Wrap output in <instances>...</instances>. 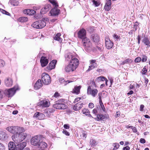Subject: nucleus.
<instances>
[{"label": "nucleus", "instance_id": "c9c22d12", "mask_svg": "<svg viewBox=\"0 0 150 150\" xmlns=\"http://www.w3.org/2000/svg\"><path fill=\"white\" fill-rule=\"evenodd\" d=\"M18 21L21 22H25L28 21V18L26 17H23L19 18Z\"/></svg>", "mask_w": 150, "mask_h": 150}, {"label": "nucleus", "instance_id": "9d476101", "mask_svg": "<svg viewBox=\"0 0 150 150\" xmlns=\"http://www.w3.org/2000/svg\"><path fill=\"white\" fill-rule=\"evenodd\" d=\"M40 137L37 136H35L31 139V143L32 145L38 146L40 141Z\"/></svg>", "mask_w": 150, "mask_h": 150}, {"label": "nucleus", "instance_id": "6e6d98bb", "mask_svg": "<svg viewBox=\"0 0 150 150\" xmlns=\"http://www.w3.org/2000/svg\"><path fill=\"white\" fill-rule=\"evenodd\" d=\"M40 8V6H34L33 7V9L35 10V11L36 10H39Z\"/></svg>", "mask_w": 150, "mask_h": 150}, {"label": "nucleus", "instance_id": "6e6552de", "mask_svg": "<svg viewBox=\"0 0 150 150\" xmlns=\"http://www.w3.org/2000/svg\"><path fill=\"white\" fill-rule=\"evenodd\" d=\"M42 81L45 85H48L51 83V79L49 74L46 73H44L42 75Z\"/></svg>", "mask_w": 150, "mask_h": 150}, {"label": "nucleus", "instance_id": "ea45409f", "mask_svg": "<svg viewBox=\"0 0 150 150\" xmlns=\"http://www.w3.org/2000/svg\"><path fill=\"white\" fill-rule=\"evenodd\" d=\"M97 79L98 81H105L107 79L104 76H100L97 78Z\"/></svg>", "mask_w": 150, "mask_h": 150}, {"label": "nucleus", "instance_id": "0eeeda50", "mask_svg": "<svg viewBox=\"0 0 150 150\" xmlns=\"http://www.w3.org/2000/svg\"><path fill=\"white\" fill-rule=\"evenodd\" d=\"M19 89V88L18 86V85H16L12 88L5 90L4 93L8 97H11L15 94L16 91Z\"/></svg>", "mask_w": 150, "mask_h": 150}, {"label": "nucleus", "instance_id": "20e7f679", "mask_svg": "<svg viewBox=\"0 0 150 150\" xmlns=\"http://www.w3.org/2000/svg\"><path fill=\"white\" fill-rule=\"evenodd\" d=\"M23 127L18 126H12L7 127L6 128V130L14 135L18 133L19 132L22 131L23 130Z\"/></svg>", "mask_w": 150, "mask_h": 150}, {"label": "nucleus", "instance_id": "c85d7f7f", "mask_svg": "<svg viewBox=\"0 0 150 150\" xmlns=\"http://www.w3.org/2000/svg\"><path fill=\"white\" fill-rule=\"evenodd\" d=\"M81 86H75L73 90V93H76V94H79L80 92V90L81 88Z\"/></svg>", "mask_w": 150, "mask_h": 150}, {"label": "nucleus", "instance_id": "bb28decb", "mask_svg": "<svg viewBox=\"0 0 150 150\" xmlns=\"http://www.w3.org/2000/svg\"><path fill=\"white\" fill-rule=\"evenodd\" d=\"M91 38L94 42H98L99 41V36L97 34H92L91 35Z\"/></svg>", "mask_w": 150, "mask_h": 150}, {"label": "nucleus", "instance_id": "72a5a7b5", "mask_svg": "<svg viewBox=\"0 0 150 150\" xmlns=\"http://www.w3.org/2000/svg\"><path fill=\"white\" fill-rule=\"evenodd\" d=\"M9 3L13 6H17L19 4V2L16 0H10Z\"/></svg>", "mask_w": 150, "mask_h": 150}, {"label": "nucleus", "instance_id": "aec40b11", "mask_svg": "<svg viewBox=\"0 0 150 150\" xmlns=\"http://www.w3.org/2000/svg\"><path fill=\"white\" fill-rule=\"evenodd\" d=\"M34 117L39 120H42L44 118L45 115L42 113L37 112L34 114Z\"/></svg>", "mask_w": 150, "mask_h": 150}, {"label": "nucleus", "instance_id": "f8f14e48", "mask_svg": "<svg viewBox=\"0 0 150 150\" xmlns=\"http://www.w3.org/2000/svg\"><path fill=\"white\" fill-rule=\"evenodd\" d=\"M105 45L107 49H110L113 46V43L108 38H105Z\"/></svg>", "mask_w": 150, "mask_h": 150}, {"label": "nucleus", "instance_id": "7ed1b4c3", "mask_svg": "<svg viewBox=\"0 0 150 150\" xmlns=\"http://www.w3.org/2000/svg\"><path fill=\"white\" fill-rule=\"evenodd\" d=\"M89 85L88 88L87 93L88 95H91L93 97H95L98 92V91L96 89H93L92 87H96L95 82L92 81L90 83Z\"/></svg>", "mask_w": 150, "mask_h": 150}, {"label": "nucleus", "instance_id": "423d86ee", "mask_svg": "<svg viewBox=\"0 0 150 150\" xmlns=\"http://www.w3.org/2000/svg\"><path fill=\"white\" fill-rule=\"evenodd\" d=\"M54 108L58 109L64 110L67 107L65 104L64 100L63 99H60L56 101V103L53 105Z\"/></svg>", "mask_w": 150, "mask_h": 150}, {"label": "nucleus", "instance_id": "473e14b6", "mask_svg": "<svg viewBox=\"0 0 150 150\" xmlns=\"http://www.w3.org/2000/svg\"><path fill=\"white\" fill-rule=\"evenodd\" d=\"M61 35V34L60 33H58L54 37V38L55 40H57L59 42H61L62 39L60 37Z\"/></svg>", "mask_w": 150, "mask_h": 150}, {"label": "nucleus", "instance_id": "b1692460", "mask_svg": "<svg viewBox=\"0 0 150 150\" xmlns=\"http://www.w3.org/2000/svg\"><path fill=\"white\" fill-rule=\"evenodd\" d=\"M38 146L42 149V150H45L44 149L47 147V145L45 142L40 141Z\"/></svg>", "mask_w": 150, "mask_h": 150}, {"label": "nucleus", "instance_id": "393cba45", "mask_svg": "<svg viewBox=\"0 0 150 150\" xmlns=\"http://www.w3.org/2000/svg\"><path fill=\"white\" fill-rule=\"evenodd\" d=\"M106 118V116L101 114H99L97 115V117L95 118V119L97 121L103 120Z\"/></svg>", "mask_w": 150, "mask_h": 150}, {"label": "nucleus", "instance_id": "ddd939ff", "mask_svg": "<svg viewBox=\"0 0 150 150\" xmlns=\"http://www.w3.org/2000/svg\"><path fill=\"white\" fill-rule=\"evenodd\" d=\"M26 143L25 142H23L20 144L16 145L15 150H22L26 146Z\"/></svg>", "mask_w": 150, "mask_h": 150}, {"label": "nucleus", "instance_id": "338daca9", "mask_svg": "<svg viewBox=\"0 0 150 150\" xmlns=\"http://www.w3.org/2000/svg\"><path fill=\"white\" fill-rule=\"evenodd\" d=\"M130 147L128 146H127L124 147L123 149V150H129Z\"/></svg>", "mask_w": 150, "mask_h": 150}, {"label": "nucleus", "instance_id": "864d4df0", "mask_svg": "<svg viewBox=\"0 0 150 150\" xmlns=\"http://www.w3.org/2000/svg\"><path fill=\"white\" fill-rule=\"evenodd\" d=\"M5 147L4 145L0 143V150H5Z\"/></svg>", "mask_w": 150, "mask_h": 150}, {"label": "nucleus", "instance_id": "680f3d73", "mask_svg": "<svg viewBox=\"0 0 150 150\" xmlns=\"http://www.w3.org/2000/svg\"><path fill=\"white\" fill-rule=\"evenodd\" d=\"M88 107L91 108H93L94 107L93 104L92 103H90L88 105Z\"/></svg>", "mask_w": 150, "mask_h": 150}, {"label": "nucleus", "instance_id": "58836bf2", "mask_svg": "<svg viewBox=\"0 0 150 150\" xmlns=\"http://www.w3.org/2000/svg\"><path fill=\"white\" fill-rule=\"evenodd\" d=\"M90 144L91 145V146H94L96 145V142L95 140L92 139L90 140Z\"/></svg>", "mask_w": 150, "mask_h": 150}, {"label": "nucleus", "instance_id": "a878e982", "mask_svg": "<svg viewBox=\"0 0 150 150\" xmlns=\"http://www.w3.org/2000/svg\"><path fill=\"white\" fill-rule=\"evenodd\" d=\"M65 69L67 72L73 71L76 70L69 64L65 67Z\"/></svg>", "mask_w": 150, "mask_h": 150}, {"label": "nucleus", "instance_id": "13d9d810", "mask_svg": "<svg viewBox=\"0 0 150 150\" xmlns=\"http://www.w3.org/2000/svg\"><path fill=\"white\" fill-rule=\"evenodd\" d=\"M111 0H106L105 4L111 5Z\"/></svg>", "mask_w": 150, "mask_h": 150}, {"label": "nucleus", "instance_id": "37998d69", "mask_svg": "<svg viewBox=\"0 0 150 150\" xmlns=\"http://www.w3.org/2000/svg\"><path fill=\"white\" fill-rule=\"evenodd\" d=\"M83 114L86 115L88 113H89V110L87 109L84 108L82 110Z\"/></svg>", "mask_w": 150, "mask_h": 150}, {"label": "nucleus", "instance_id": "4c0bfd02", "mask_svg": "<svg viewBox=\"0 0 150 150\" xmlns=\"http://www.w3.org/2000/svg\"><path fill=\"white\" fill-rule=\"evenodd\" d=\"M97 67V64H91V65L89 66L88 70V71H90Z\"/></svg>", "mask_w": 150, "mask_h": 150}, {"label": "nucleus", "instance_id": "4be33fe9", "mask_svg": "<svg viewBox=\"0 0 150 150\" xmlns=\"http://www.w3.org/2000/svg\"><path fill=\"white\" fill-rule=\"evenodd\" d=\"M39 104L42 107H47L49 106L50 102L46 100H43L39 103Z\"/></svg>", "mask_w": 150, "mask_h": 150}, {"label": "nucleus", "instance_id": "f704fd0d", "mask_svg": "<svg viewBox=\"0 0 150 150\" xmlns=\"http://www.w3.org/2000/svg\"><path fill=\"white\" fill-rule=\"evenodd\" d=\"M142 42L146 45H148L150 43L149 41L148 38L146 37H144L142 40Z\"/></svg>", "mask_w": 150, "mask_h": 150}, {"label": "nucleus", "instance_id": "cd10ccee", "mask_svg": "<svg viewBox=\"0 0 150 150\" xmlns=\"http://www.w3.org/2000/svg\"><path fill=\"white\" fill-rule=\"evenodd\" d=\"M65 57L66 60L67 61L71 60V59H72L75 57L72 54L70 53H68L66 54L65 56Z\"/></svg>", "mask_w": 150, "mask_h": 150}, {"label": "nucleus", "instance_id": "bf43d9fd", "mask_svg": "<svg viewBox=\"0 0 150 150\" xmlns=\"http://www.w3.org/2000/svg\"><path fill=\"white\" fill-rule=\"evenodd\" d=\"M4 95V92L0 89V99L2 98Z\"/></svg>", "mask_w": 150, "mask_h": 150}, {"label": "nucleus", "instance_id": "f03ea898", "mask_svg": "<svg viewBox=\"0 0 150 150\" xmlns=\"http://www.w3.org/2000/svg\"><path fill=\"white\" fill-rule=\"evenodd\" d=\"M48 20L47 18H45L41 20L34 22L31 25L32 27L36 29H41L45 27L46 25L45 21Z\"/></svg>", "mask_w": 150, "mask_h": 150}, {"label": "nucleus", "instance_id": "8fccbe9b", "mask_svg": "<svg viewBox=\"0 0 150 150\" xmlns=\"http://www.w3.org/2000/svg\"><path fill=\"white\" fill-rule=\"evenodd\" d=\"M139 25V23L137 22H136L134 23V28H135V31L137 30V27H138Z\"/></svg>", "mask_w": 150, "mask_h": 150}, {"label": "nucleus", "instance_id": "f3484780", "mask_svg": "<svg viewBox=\"0 0 150 150\" xmlns=\"http://www.w3.org/2000/svg\"><path fill=\"white\" fill-rule=\"evenodd\" d=\"M86 34V30L84 29H82L80 30L78 33V37L83 39L85 37Z\"/></svg>", "mask_w": 150, "mask_h": 150}, {"label": "nucleus", "instance_id": "774afa93", "mask_svg": "<svg viewBox=\"0 0 150 150\" xmlns=\"http://www.w3.org/2000/svg\"><path fill=\"white\" fill-rule=\"evenodd\" d=\"M144 107V106L143 105H141L140 106V111H142L143 110V109Z\"/></svg>", "mask_w": 150, "mask_h": 150}, {"label": "nucleus", "instance_id": "5701e85b", "mask_svg": "<svg viewBox=\"0 0 150 150\" xmlns=\"http://www.w3.org/2000/svg\"><path fill=\"white\" fill-rule=\"evenodd\" d=\"M83 106V103L80 102L76 104L73 107V109L76 111H77L81 109Z\"/></svg>", "mask_w": 150, "mask_h": 150}, {"label": "nucleus", "instance_id": "e433bc0d", "mask_svg": "<svg viewBox=\"0 0 150 150\" xmlns=\"http://www.w3.org/2000/svg\"><path fill=\"white\" fill-rule=\"evenodd\" d=\"M132 62L133 60L132 59H127L123 61L122 63V65H124L126 64L130 63Z\"/></svg>", "mask_w": 150, "mask_h": 150}, {"label": "nucleus", "instance_id": "1a4fd4ad", "mask_svg": "<svg viewBox=\"0 0 150 150\" xmlns=\"http://www.w3.org/2000/svg\"><path fill=\"white\" fill-rule=\"evenodd\" d=\"M83 46L87 50H90L91 48V43L89 40L86 37H84L82 40Z\"/></svg>", "mask_w": 150, "mask_h": 150}, {"label": "nucleus", "instance_id": "dca6fc26", "mask_svg": "<svg viewBox=\"0 0 150 150\" xmlns=\"http://www.w3.org/2000/svg\"><path fill=\"white\" fill-rule=\"evenodd\" d=\"M57 62V60H53L49 64V66H48L47 68L50 70L54 69L55 68V65Z\"/></svg>", "mask_w": 150, "mask_h": 150}, {"label": "nucleus", "instance_id": "a18cd8bd", "mask_svg": "<svg viewBox=\"0 0 150 150\" xmlns=\"http://www.w3.org/2000/svg\"><path fill=\"white\" fill-rule=\"evenodd\" d=\"M104 9L106 11H109L111 9V5L105 4L104 6Z\"/></svg>", "mask_w": 150, "mask_h": 150}, {"label": "nucleus", "instance_id": "49530a36", "mask_svg": "<svg viewBox=\"0 0 150 150\" xmlns=\"http://www.w3.org/2000/svg\"><path fill=\"white\" fill-rule=\"evenodd\" d=\"M99 103L100 107H101V108L103 111H104L105 110V108L102 103V101H100Z\"/></svg>", "mask_w": 150, "mask_h": 150}, {"label": "nucleus", "instance_id": "6ab92c4d", "mask_svg": "<svg viewBox=\"0 0 150 150\" xmlns=\"http://www.w3.org/2000/svg\"><path fill=\"white\" fill-rule=\"evenodd\" d=\"M50 8V5L49 4H47L45 5L43 8H42L40 11V13L41 14H44L45 13L48 11Z\"/></svg>", "mask_w": 150, "mask_h": 150}, {"label": "nucleus", "instance_id": "79ce46f5", "mask_svg": "<svg viewBox=\"0 0 150 150\" xmlns=\"http://www.w3.org/2000/svg\"><path fill=\"white\" fill-rule=\"evenodd\" d=\"M113 146H114L113 149H118L120 146V145L118 143H115L113 144Z\"/></svg>", "mask_w": 150, "mask_h": 150}, {"label": "nucleus", "instance_id": "a211bd4d", "mask_svg": "<svg viewBox=\"0 0 150 150\" xmlns=\"http://www.w3.org/2000/svg\"><path fill=\"white\" fill-rule=\"evenodd\" d=\"M4 83L6 86L10 87L12 85L13 81L10 78H7L4 81Z\"/></svg>", "mask_w": 150, "mask_h": 150}, {"label": "nucleus", "instance_id": "9b49d317", "mask_svg": "<svg viewBox=\"0 0 150 150\" xmlns=\"http://www.w3.org/2000/svg\"><path fill=\"white\" fill-rule=\"evenodd\" d=\"M70 60V62L69 64L72 66L74 69H76L79 65V62L78 59L76 57Z\"/></svg>", "mask_w": 150, "mask_h": 150}, {"label": "nucleus", "instance_id": "e2e57ef3", "mask_svg": "<svg viewBox=\"0 0 150 150\" xmlns=\"http://www.w3.org/2000/svg\"><path fill=\"white\" fill-rule=\"evenodd\" d=\"M64 127L65 129H69L70 128V126L69 124H65L64 125Z\"/></svg>", "mask_w": 150, "mask_h": 150}, {"label": "nucleus", "instance_id": "4d7b16f0", "mask_svg": "<svg viewBox=\"0 0 150 150\" xmlns=\"http://www.w3.org/2000/svg\"><path fill=\"white\" fill-rule=\"evenodd\" d=\"M98 98L99 99V101H102L101 100V96H102V93H99L98 94Z\"/></svg>", "mask_w": 150, "mask_h": 150}, {"label": "nucleus", "instance_id": "0e129e2a", "mask_svg": "<svg viewBox=\"0 0 150 150\" xmlns=\"http://www.w3.org/2000/svg\"><path fill=\"white\" fill-rule=\"evenodd\" d=\"M140 142L141 143L144 144L145 143L146 141L144 139L141 138L140 140Z\"/></svg>", "mask_w": 150, "mask_h": 150}, {"label": "nucleus", "instance_id": "09e8293b", "mask_svg": "<svg viewBox=\"0 0 150 150\" xmlns=\"http://www.w3.org/2000/svg\"><path fill=\"white\" fill-rule=\"evenodd\" d=\"M5 63L4 61L0 59V67H3L5 65Z\"/></svg>", "mask_w": 150, "mask_h": 150}, {"label": "nucleus", "instance_id": "39448f33", "mask_svg": "<svg viewBox=\"0 0 150 150\" xmlns=\"http://www.w3.org/2000/svg\"><path fill=\"white\" fill-rule=\"evenodd\" d=\"M49 1L54 6V8L50 11L51 15L53 16H57L59 13V10L57 9L58 6L57 2L56 0H49Z\"/></svg>", "mask_w": 150, "mask_h": 150}, {"label": "nucleus", "instance_id": "5fc2aeb1", "mask_svg": "<svg viewBox=\"0 0 150 150\" xmlns=\"http://www.w3.org/2000/svg\"><path fill=\"white\" fill-rule=\"evenodd\" d=\"M141 58L139 57H138L136 58L134 60L135 62H139L141 61Z\"/></svg>", "mask_w": 150, "mask_h": 150}, {"label": "nucleus", "instance_id": "a19ab883", "mask_svg": "<svg viewBox=\"0 0 150 150\" xmlns=\"http://www.w3.org/2000/svg\"><path fill=\"white\" fill-rule=\"evenodd\" d=\"M113 37L114 39H115V41H118L120 40V36L116 34H115L113 35Z\"/></svg>", "mask_w": 150, "mask_h": 150}, {"label": "nucleus", "instance_id": "603ef678", "mask_svg": "<svg viewBox=\"0 0 150 150\" xmlns=\"http://www.w3.org/2000/svg\"><path fill=\"white\" fill-rule=\"evenodd\" d=\"M147 59V57L145 55L142 56V61L143 62H145Z\"/></svg>", "mask_w": 150, "mask_h": 150}, {"label": "nucleus", "instance_id": "412c9836", "mask_svg": "<svg viewBox=\"0 0 150 150\" xmlns=\"http://www.w3.org/2000/svg\"><path fill=\"white\" fill-rule=\"evenodd\" d=\"M42 84L41 80L39 79L35 83L34 86V88L36 90H38L42 87Z\"/></svg>", "mask_w": 150, "mask_h": 150}, {"label": "nucleus", "instance_id": "052dcab7", "mask_svg": "<svg viewBox=\"0 0 150 150\" xmlns=\"http://www.w3.org/2000/svg\"><path fill=\"white\" fill-rule=\"evenodd\" d=\"M59 93L57 92H55V93L54 95V97H55L56 98H57L59 97Z\"/></svg>", "mask_w": 150, "mask_h": 150}, {"label": "nucleus", "instance_id": "2eb2a0df", "mask_svg": "<svg viewBox=\"0 0 150 150\" xmlns=\"http://www.w3.org/2000/svg\"><path fill=\"white\" fill-rule=\"evenodd\" d=\"M8 137L7 133L3 131H0V140L2 141L5 140Z\"/></svg>", "mask_w": 150, "mask_h": 150}, {"label": "nucleus", "instance_id": "c756f323", "mask_svg": "<svg viewBox=\"0 0 150 150\" xmlns=\"http://www.w3.org/2000/svg\"><path fill=\"white\" fill-rule=\"evenodd\" d=\"M9 150H15L16 145L15 143L10 142L8 145Z\"/></svg>", "mask_w": 150, "mask_h": 150}, {"label": "nucleus", "instance_id": "f257e3e1", "mask_svg": "<svg viewBox=\"0 0 150 150\" xmlns=\"http://www.w3.org/2000/svg\"><path fill=\"white\" fill-rule=\"evenodd\" d=\"M25 131V129L21 132H19L18 133L13 135L12 136V138L13 141L16 144L19 143L23 141L25 139L27 136V134L25 133H24Z\"/></svg>", "mask_w": 150, "mask_h": 150}, {"label": "nucleus", "instance_id": "69168bd1", "mask_svg": "<svg viewBox=\"0 0 150 150\" xmlns=\"http://www.w3.org/2000/svg\"><path fill=\"white\" fill-rule=\"evenodd\" d=\"M93 114L96 115L98 112V110L94 108L93 110Z\"/></svg>", "mask_w": 150, "mask_h": 150}, {"label": "nucleus", "instance_id": "2f4dec72", "mask_svg": "<svg viewBox=\"0 0 150 150\" xmlns=\"http://www.w3.org/2000/svg\"><path fill=\"white\" fill-rule=\"evenodd\" d=\"M25 13H27V14L34 15L36 13L35 11L34 10L27 9L24 11Z\"/></svg>", "mask_w": 150, "mask_h": 150}, {"label": "nucleus", "instance_id": "de8ad7c7", "mask_svg": "<svg viewBox=\"0 0 150 150\" xmlns=\"http://www.w3.org/2000/svg\"><path fill=\"white\" fill-rule=\"evenodd\" d=\"M62 133L63 134H65L66 136H69L70 135L69 133L67 132L66 129H64L62 131Z\"/></svg>", "mask_w": 150, "mask_h": 150}, {"label": "nucleus", "instance_id": "7c9ffc66", "mask_svg": "<svg viewBox=\"0 0 150 150\" xmlns=\"http://www.w3.org/2000/svg\"><path fill=\"white\" fill-rule=\"evenodd\" d=\"M59 81L61 84L65 86L68 83L72 82L73 81L69 80L65 81L63 78H61L59 79Z\"/></svg>", "mask_w": 150, "mask_h": 150}, {"label": "nucleus", "instance_id": "c03bdc74", "mask_svg": "<svg viewBox=\"0 0 150 150\" xmlns=\"http://www.w3.org/2000/svg\"><path fill=\"white\" fill-rule=\"evenodd\" d=\"M92 1L93 2V4L95 6H98L100 5L99 3L95 0H92Z\"/></svg>", "mask_w": 150, "mask_h": 150}, {"label": "nucleus", "instance_id": "4468645a", "mask_svg": "<svg viewBox=\"0 0 150 150\" xmlns=\"http://www.w3.org/2000/svg\"><path fill=\"white\" fill-rule=\"evenodd\" d=\"M40 62L41 66L43 67L47 64L48 63V60L46 57H42L40 60Z\"/></svg>", "mask_w": 150, "mask_h": 150}, {"label": "nucleus", "instance_id": "3c124183", "mask_svg": "<svg viewBox=\"0 0 150 150\" xmlns=\"http://www.w3.org/2000/svg\"><path fill=\"white\" fill-rule=\"evenodd\" d=\"M142 74H145L146 72H147V69L146 68V66H145L144 67V68L142 69Z\"/></svg>", "mask_w": 150, "mask_h": 150}]
</instances>
